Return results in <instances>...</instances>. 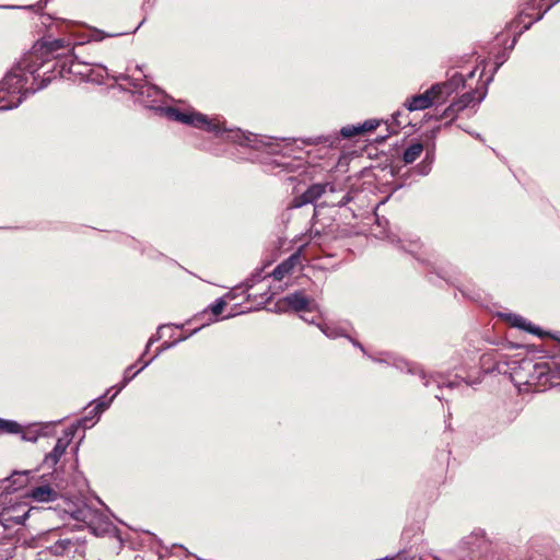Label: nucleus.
<instances>
[{
    "label": "nucleus",
    "mask_w": 560,
    "mask_h": 560,
    "mask_svg": "<svg viewBox=\"0 0 560 560\" xmlns=\"http://www.w3.org/2000/svg\"><path fill=\"white\" fill-rule=\"evenodd\" d=\"M453 88L450 83L434 84L424 93L415 95L407 101L406 106L410 112L422 110L432 105L443 104L452 94Z\"/></svg>",
    "instance_id": "f257e3e1"
},
{
    "label": "nucleus",
    "mask_w": 560,
    "mask_h": 560,
    "mask_svg": "<svg viewBox=\"0 0 560 560\" xmlns=\"http://www.w3.org/2000/svg\"><path fill=\"white\" fill-rule=\"evenodd\" d=\"M32 509L24 501L10 499L0 506V524L4 528H12L24 523Z\"/></svg>",
    "instance_id": "f03ea898"
},
{
    "label": "nucleus",
    "mask_w": 560,
    "mask_h": 560,
    "mask_svg": "<svg viewBox=\"0 0 560 560\" xmlns=\"http://www.w3.org/2000/svg\"><path fill=\"white\" fill-rule=\"evenodd\" d=\"M167 116L171 119L180 121L183 124L191 125L208 131L219 132L221 124L218 119H209L206 115L196 112H180L175 108L167 110Z\"/></svg>",
    "instance_id": "7ed1b4c3"
},
{
    "label": "nucleus",
    "mask_w": 560,
    "mask_h": 560,
    "mask_svg": "<svg viewBox=\"0 0 560 560\" xmlns=\"http://www.w3.org/2000/svg\"><path fill=\"white\" fill-rule=\"evenodd\" d=\"M308 305L310 302L302 292L290 294L279 300L276 304L279 312L306 311L308 310Z\"/></svg>",
    "instance_id": "20e7f679"
},
{
    "label": "nucleus",
    "mask_w": 560,
    "mask_h": 560,
    "mask_svg": "<svg viewBox=\"0 0 560 560\" xmlns=\"http://www.w3.org/2000/svg\"><path fill=\"white\" fill-rule=\"evenodd\" d=\"M27 497L36 502H52L58 498V492L50 486H40L34 488Z\"/></svg>",
    "instance_id": "39448f33"
},
{
    "label": "nucleus",
    "mask_w": 560,
    "mask_h": 560,
    "mask_svg": "<svg viewBox=\"0 0 560 560\" xmlns=\"http://www.w3.org/2000/svg\"><path fill=\"white\" fill-rule=\"evenodd\" d=\"M299 255H292L287 260L282 261L273 271L272 276L276 280H282L288 276L295 265L299 262Z\"/></svg>",
    "instance_id": "423d86ee"
},
{
    "label": "nucleus",
    "mask_w": 560,
    "mask_h": 560,
    "mask_svg": "<svg viewBox=\"0 0 560 560\" xmlns=\"http://www.w3.org/2000/svg\"><path fill=\"white\" fill-rule=\"evenodd\" d=\"M326 190L325 185L316 184L311 186L303 195L302 202L296 203V206H301L302 203H310L318 199Z\"/></svg>",
    "instance_id": "0eeeda50"
},
{
    "label": "nucleus",
    "mask_w": 560,
    "mask_h": 560,
    "mask_svg": "<svg viewBox=\"0 0 560 560\" xmlns=\"http://www.w3.org/2000/svg\"><path fill=\"white\" fill-rule=\"evenodd\" d=\"M423 147L421 143H415L408 147L404 152V161L406 163L415 162L422 153Z\"/></svg>",
    "instance_id": "6e6552de"
},
{
    "label": "nucleus",
    "mask_w": 560,
    "mask_h": 560,
    "mask_svg": "<svg viewBox=\"0 0 560 560\" xmlns=\"http://www.w3.org/2000/svg\"><path fill=\"white\" fill-rule=\"evenodd\" d=\"M512 325L515 326V327H520V328H523L529 332H533V334H536V335H540V331L538 328H536L535 326H533L530 323H527L525 318L521 317V316H514L513 319H512Z\"/></svg>",
    "instance_id": "1a4fd4ad"
},
{
    "label": "nucleus",
    "mask_w": 560,
    "mask_h": 560,
    "mask_svg": "<svg viewBox=\"0 0 560 560\" xmlns=\"http://www.w3.org/2000/svg\"><path fill=\"white\" fill-rule=\"evenodd\" d=\"M27 471L22 472H14L10 478L9 481L13 485H16V487L13 488V490H18L19 488H22L27 482Z\"/></svg>",
    "instance_id": "9d476101"
},
{
    "label": "nucleus",
    "mask_w": 560,
    "mask_h": 560,
    "mask_svg": "<svg viewBox=\"0 0 560 560\" xmlns=\"http://www.w3.org/2000/svg\"><path fill=\"white\" fill-rule=\"evenodd\" d=\"M59 49H68L71 51L73 49L72 43L67 39H55L49 44L50 51H57Z\"/></svg>",
    "instance_id": "9b49d317"
},
{
    "label": "nucleus",
    "mask_w": 560,
    "mask_h": 560,
    "mask_svg": "<svg viewBox=\"0 0 560 560\" xmlns=\"http://www.w3.org/2000/svg\"><path fill=\"white\" fill-rule=\"evenodd\" d=\"M66 445L59 440L52 450V452L47 456V459H51V462L57 463L60 456L65 453Z\"/></svg>",
    "instance_id": "f8f14e48"
},
{
    "label": "nucleus",
    "mask_w": 560,
    "mask_h": 560,
    "mask_svg": "<svg viewBox=\"0 0 560 560\" xmlns=\"http://www.w3.org/2000/svg\"><path fill=\"white\" fill-rule=\"evenodd\" d=\"M0 431L16 433L20 431V425L14 421H7L0 419Z\"/></svg>",
    "instance_id": "ddd939ff"
},
{
    "label": "nucleus",
    "mask_w": 560,
    "mask_h": 560,
    "mask_svg": "<svg viewBox=\"0 0 560 560\" xmlns=\"http://www.w3.org/2000/svg\"><path fill=\"white\" fill-rule=\"evenodd\" d=\"M378 126V121L376 119H370L364 121L363 124L359 125L360 133L372 131L376 129Z\"/></svg>",
    "instance_id": "4468645a"
},
{
    "label": "nucleus",
    "mask_w": 560,
    "mask_h": 560,
    "mask_svg": "<svg viewBox=\"0 0 560 560\" xmlns=\"http://www.w3.org/2000/svg\"><path fill=\"white\" fill-rule=\"evenodd\" d=\"M340 133L345 138H351V137H353L355 135H360L359 125L358 126H347V127H343L341 129Z\"/></svg>",
    "instance_id": "2eb2a0df"
},
{
    "label": "nucleus",
    "mask_w": 560,
    "mask_h": 560,
    "mask_svg": "<svg viewBox=\"0 0 560 560\" xmlns=\"http://www.w3.org/2000/svg\"><path fill=\"white\" fill-rule=\"evenodd\" d=\"M224 306L225 302L222 299L217 300L210 307L212 315L217 318L223 312Z\"/></svg>",
    "instance_id": "dca6fc26"
},
{
    "label": "nucleus",
    "mask_w": 560,
    "mask_h": 560,
    "mask_svg": "<svg viewBox=\"0 0 560 560\" xmlns=\"http://www.w3.org/2000/svg\"><path fill=\"white\" fill-rule=\"evenodd\" d=\"M81 67V63L75 61V60H72L71 61V65H70V68H69V72L70 73H73V74H80V75H83L85 74L83 71H81L79 68Z\"/></svg>",
    "instance_id": "f3484780"
},
{
    "label": "nucleus",
    "mask_w": 560,
    "mask_h": 560,
    "mask_svg": "<svg viewBox=\"0 0 560 560\" xmlns=\"http://www.w3.org/2000/svg\"><path fill=\"white\" fill-rule=\"evenodd\" d=\"M323 332L327 335L328 337H335L336 335L328 332L326 328H322Z\"/></svg>",
    "instance_id": "a211bd4d"
}]
</instances>
